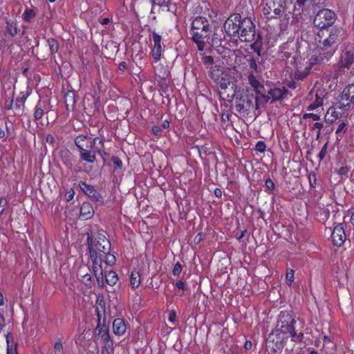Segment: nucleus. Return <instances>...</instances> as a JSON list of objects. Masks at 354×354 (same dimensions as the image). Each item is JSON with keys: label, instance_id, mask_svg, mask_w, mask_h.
Returning <instances> with one entry per match:
<instances>
[{"label": "nucleus", "instance_id": "1", "mask_svg": "<svg viewBox=\"0 0 354 354\" xmlns=\"http://www.w3.org/2000/svg\"><path fill=\"white\" fill-rule=\"evenodd\" d=\"M339 30L336 28L330 29L328 37L323 41L319 40L317 44H310L304 41L302 46H306L308 48L307 55L303 53V57H301L299 65L295 72V77L303 79L310 73L312 66L324 60H328L337 50L339 41Z\"/></svg>", "mask_w": 354, "mask_h": 354}, {"label": "nucleus", "instance_id": "2", "mask_svg": "<svg viewBox=\"0 0 354 354\" xmlns=\"http://www.w3.org/2000/svg\"><path fill=\"white\" fill-rule=\"evenodd\" d=\"M223 28L229 36L237 37L241 41L251 42V48L260 55L262 39L260 35L256 34L255 25L250 18L234 13L226 19Z\"/></svg>", "mask_w": 354, "mask_h": 354}, {"label": "nucleus", "instance_id": "3", "mask_svg": "<svg viewBox=\"0 0 354 354\" xmlns=\"http://www.w3.org/2000/svg\"><path fill=\"white\" fill-rule=\"evenodd\" d=\"M192 39L197 45L198 49L201 51L204 50L207 38L210 32V26L205 17H197L192 23L191 28Z\"/></svg>", "mask_w": 354, "mask_h": 354}, {"label": "nucleus", "instance_id": "4", "mask_svg": "<svg viewBox=\"0 0 354 354\" xmlns=\"http://www.w3.org/2000/svg\"><path fill=\"white\" fill-rule=\"evenodd\" d=\"M260 56L261 54L258 55L257 53L256 57L253 55H248L244 58L247 62L249 69L250 70L247 73L248 82L258 94H261L263 88L258 80V76L261 73V67L259 65Z\"/></svg>", "mask_w": 354, "mask_h": 354}, {"label": "nucleus", "instance_id": "5", "mask_svg": "<svg viewBox=\"0 0 354 354\" xmlns=\"http://www.w3.org/2000/svg\"><path fill=\"white\" fill-rule=\"evenodd\" d=\"M295 319L287 312H281L279 316L276 330L288 337H292L293 341H299L303 337L300 333L297 334L294 329Z\"/></svg>", "mask_w": 354, "mask_h": 354}, {"label": "nucleus", "instance_id": "6", "mask_svg": "<svg viewBox=\"0 0 354 354\" xmlns=\"http://www.w3.org/2000/svg\"><path fill=\"white\" fill-rule=\"evenodd\" d=\"M287 5V0H266L263 13L268 19L279 18L286 11Z\"/></svg>", "mask_w": 354, "mask_h": 354}, {"label": "nucleus", "instance_id": "7", "mask_svg": "<svg viewBox=\"0 0 354 354\" xmlns=\"http://www.w3.org/2000/svg\"><path fill=\"white\" fill-rule=\"evenodd\" d=\"M235 109L239 113L247 114L257 110L258 109L257 97H254L252 95L242 96L236 102Z\"/></svg>", "mask_w": 354, "mask_h": 354}, {"label": "nucleus", "instance_id": "8", "mask_svg": "<svg viewBox=\"0 0 354 354\" xmlns=\"http://www.w3.org/2000/svg\"><path fill=\"white\" fill-rule=\"evenodd\" d=\"M335 21V14L329 9H322L317 12L314 18L315 26L324 29L330 26Z\"/></svg>", "mask_w": 354, "mask_h": 354}, {"label": "nucleus", "instance_id": "9", "mask_svg": "<svg viewBox=\"0 0 354 354\" xmlns=\"http://www.w3.org/2000/svg\"><path fill=\"white\" fill-rule=\"evenodd\" d=\"M337 106L349 109L353 104L354 106V84H348L342 91Z\"/></svg>", "mask_w": 354, "mask_h": 354}, {"label": "nucleus", "instance_id": "10", "mask_svg": "<svg viewBox=\"0 0 354 354\" xmlns=\"http://www.w3.org/2000/svg\"><path fill=\"white\" fill-rule=\"evenodd\" d=\"M326 95L327 93L324 88L320 87L314 88L310 93V100L313 101V102L308 105L307 109L308 111H313L322 106Z\"/></svg>", "mask_w": 354, "mask_h": 354}, {"label": "nucleus", "instance_id": "11", "mask_svg": "<svg viewBox=\"0 0 354 354\" xmlns=\"http://www.w3.org/2000/svg\"><path fill=\"white\" fill-rule=\"evenodd\" d=\"M110 250V243L105 238H100L93 245L89 247V252L91 258H94L95 255H97V252L100 253L107 254Z\"/></svg>", "mask_w": 354, "mask_h": 354}, {"label": "nucleus", "instance_id": "12", "mask_svg": "<svg viewBox=\"0 0 354 354\" xmlns=\"http://www.w3.org/2000/svg\"><path fill=\"white\" fill-rule=\"evenodd\" d=\"M354 62V48L353 46H347L341 54L339 58L340 68H348Z\"/></svg>", "mask_w": 354, "mask_h": 354}, {"label": "nucleus", "instance_id": "13", "mask_svg": "<svg viewBox=\"0 0 354 354\" xmlns=\"http://www.w3.org/2000/svg\"><path fill=\"white\" fill-rule=\"evenodd\" d=\"M212 77L217 82L222 90H225L231 85V76L227 73L218 70L216 73L212 72Z\"/></svg>", "mask_w": 354, "mask_h": 354}, {"label": "nucleus", "instance_id": "14", "mask_svg": "<svg viewBox=\"0 0 354 354\" xmlns=\"http://www.w3.org/2000/svg\"><path fill=\"white\" fill-rule=\"evenodd\" d=\"M80 187L82 192L91 198L93 201L102 203L103 198L102 196L95 190L94 187L84 182L80 183Z\"/></svg>", "mask_w": 354, "mask_h": 354}, {"label": "nucleus", "instance_id": "15", "mask_svg": "<svg viewBox=\"0 0 354 354\" xmlns=\"http://www.w3.org/2000/svg\"><path fill=\"white\" fill-rule=\"evenodd\" d=\"M333 243L338 247L342 245L346 240V234L342 224L336 225L331 234Z\"/></svg>", "mask_w": 354, "mask_h": 354}, {"label": "nucleus", "instance_id": "16", "mask_svg": "<svg viewBox=\"0 0 354 354\" xmlns=\"http://www.w3.org/2000/svg\"><path fill=\"white\" fill-rule=\"evenodd\" d=\"M152 38L153 46L151 51V55L156 62H158L160 59L162 54V46L160 44L162 37L156 32H153Z\"/></svg>", "mask_w": 354, "mask_h": 354}, {"label": "nucleus", "instance_id": "17", "mask_svg": "<svg viewBox=\"0 0 354 354\" xmlns=\"http://www.w3.org/2000/svg\"><path fill=\"white\" fill-rule=\"evenodd\" d=\"M288 337L285 335H282L277 330H273L268 337L267 344H270V343H273L276 348H280L283 343L288 339Z\"/></svg>", "mask_w": 354, "mask_h": 354}, {"label": "nucleus", "instance_id": "18", "mask_svg": "<svg viewBox=\"0 0 354 354\" xmlns=\"http://www.w3.org/2000/svg\"><path fill=\"white\" fill-rule=\"evenodd\" d=\"M93 260V270L94 272V274L97 279L98 284H100L102 283V286H103V271L102 268V256L100 255L99 257L97 255H95L94 258H91Z\"/></svg>", "mask_w": 354, "mask_h": 354}, {"label": "nucleus", "instance_id": "19", "mask_svg": "<svg viewBox=\"0 0 354 354\" xmlns=\"http://www.w3.org/2000/svg\"><path fill=\"white\" fill-rule=\"evenodd\" d=\"M344 110H348V109L338 107L337 102H336L334 106H330L328 109L325 115L326 120L329 122H335L337 119L342 115V111Z\"/></svg>", "mask_w": 354, "mask_h": 354}, {"label": "nucleus", "instance_id": "20", "mask_svg": "<svg viewBox=\"0 0 354 354\" xmlns=\"http://www.w3.org/2000/svg\"><path fill=\"white\" fill-rule=\"evenodd\" d=\"M96 331H97V335L99 339H100L104 344L113 342L110 338V334L109 331V328L106 325H100L98 324L96 328Z\"/></svg>", "mask_w": 354, "mask_h": 354}, {"label": "nucleus", "instance_id": "21", "mask_svg": "<svg viewBox=\"0 0 354 354\" xmlns=\"http://www.w3.org/2000/svg\"><path fill=\"white\" fill-rule=\"evenodd\" d=\"M113 330L116 335H123L127 330L124 320L120 318L115 319L113 322Z\"/></svg>", "mask_w": 354, "mask_h": 354}, {"label": "nucleus", "instance_id": "22", "mask_svg": "<svg viewBox=\"0 0 354 354\" xmlns=\"http://www.w3.org/2000/svg\"><path fill=\"white\" fill-rule=\"evenodd\" d=\"M95 153H97L96 151L92 148H85L81 149L80 156L83 160L93 163L95 161Z\"/></svg>", "mask_w": 354, "mask_h": 354}, {"label": "nucleus", "instance_id": "23", "mask_svg": "<svg viewBox=\"0 0 354 354\" xmlns=\"http://www.w3.org/2000/svg\"><path fill=\"white\" fill-rule=\"evenodd\" d=\"M287 93L285 88H270L268 91V95L272 98V101H277L283 99Z\"/></svg>", "mask_w": 354, "mask_h": 354}, {"label": "nucleus", "instance_id": "24", "mask_svg": "<svg viewBox=\"0 0 354 354\" xmlns=\"http://www.w3.org/2000/svg\"><path fill=\"white\" fill-rule=\"evenodd\" d=\"M94 210L91 203H83L80 208V216L82 219L87 220L93 217Z\"/></svg>", "mask_w": 354, "mask_h": 354}, {"label": "nucleus", "instance_id": "25", "mask_svg": "<svg viewBox=\"0 0 354 354\" xmlns=\"http://www.w3.org/2000/svg\"><path fill=\"white\" fill-rule=\"evenodd\" d=\"M76 146L81 150L85 148H92V144L90 142V137L84 135H79L75 140Z\"/></svg>", "mask_w": 354, "mask_h": 354}, {"label": "nucleus", "instance_id": "26", "mask_svg": "<svg viewBox=\"0 0 354 354\" xmlns=\"http://www.w3.org/2000/svg\"><path fill=\"white\" fill-rule=\"evenodd\" d=\"M46 110V103L39 100L34 109V118L35 120L41 119Z\"/></svg>", "mask_w": 354, "mask_h": 354}, {"label": "nucleus", "instance_id": "27", "mask_svg": "<svg viewBox=\"0 0 354 354\" xmlns=\"http://www.w3.org/2000/svg\"><path fill=\"white\" fill-rule=\"evenodd\" d=\"M66 108L68 111H73L75 104V93L73 91H68L64 97Z\"/></svg>", "mask_w": 354, "mask_h": 354}, {"label": "nucleus", "instance_id": "28", "mask_svg": "<svg viewBox=\"0 0 354 354\" xmlns=\"http://www.w3.org/2000/svg\"><path fill=\"white\" fill-rule=\"evenodd\" d=\"M90 142L92 144V149L95 150L97 153H100L103 150L104 142L100 138L96 137L93 140L90 138Z\"/></svg>", "mask_w": 354, "mask_h": 354}, {"label": "nucleus", "instance_id": "29", "mask_svg": "<svg viewBox=\"0 0 354 354\" xmlns=\"http://www.w3.org/2000/svg\"><path fill=\"white\" fill-rule=\"evenodd\" d=\"M140 275L138 271L133 270L130 277V283L133 288H137L140 284Z\"/></svg>", "mask_w": 354, "mask_h": 354}, {"label": "nucleus", "instance_id": "30", "mask_svg": "<svg viewBox=\"0 0 354 354\" xmlns=\"http://www.w3.org/2000/svg\"><path fill=\"white\" fill-rule=\"evenodd\" d=\"M30 95V93L28 91H26V93H21V97L17 98L15 101V104L14 106V109L15 110H20L22 106H24V102L26 100L27 97Z\"/></svg>", "mask_w": 354, "mask_h": 354}, {"label": "nucleus", "instance_id": "31", "mask_svg": "<svg viewBox=\"0 0 354 354\" xmlns=\"http://www.w3.org/2000/svg\"><path fill=\"white\" fill-rule=\"evenodd\" d=\"M105 280L109 285L113 286L118 282V277L115 272L109 271L105 274Z\"/></svg>", "mask_w": 354, "mask_h": 354}, {"label": "nucleus", "instance_id": "32", "mask_svg": "<svg viewBox=\"0 0 354 354\" xmlns=\"http://www.w3.org/2000/svg\"><path fill=\"white\" fill-rule=\"evenodd\" d=\"M48 45L49 46L50 52L51 55L55 54L58 50L57 42L53 38H50L47 40Z\"/></svg>", "mask_w": 354, "mask_h": 354}, {"label": "nucleus", "instance_id": "33", "mask_svg": "<svg viewBox=\"0 0 354 354\" xmlns=\"http://www.w3.org/2000/svg\"><path fill=\"white\" fill-rule=\"evenodd\" d=\"M35 15L36 11L35 9L26 8L24 12L22 17L24 20L30 21V19L33 18Z\"/></svg>", "mask_w": 354, "mask_h": 354}, {"label": "nucleus", "instance_id": "34", "mask_svg": "<svg viewBox=\"0 0 354 354\" xmlns=\"http://www.w3.org/2000/svg\"><path fill=\"white\" fill-rule=\"evenodd\" d=\"M8 31L12 36H15L18 32V28L16 22L8 21L7 22Z\"/></svg>", "mask_w": 354, "mask_h": 354}, {"label": "nucleus", "instance_id": "35", "mask_svg": "<svg viewBox=\"0 0 354 354\" xmlns=\"http://www.w3.org/2000/svg\"><path fill=\"white\" fill-rule=\"evenodd\" d=\"M152 6H158L160 7L168 6L171 0H149Z\"/></svg>", "mask_w": 354, "mask_h": 354}, {"label": "nucleus", "instance_id": "36", "mask_svg": "<svg viewBox=\"0 0 354 354\" xmlns=\"http://www.w3.org/2000/svg\"><path fill=\"white\" fill-rule=\"evenodd\" d=\"M113 351V342L105 343L104 346L102 348V354H110Z\"/></svg>", "mask_w": 354, "mask_h": 354}, {"label": "nucleus", "instance_id": "37", "mask_svg": "<svg viewBox=\"0 0 354 354\" xmlns=\"http://www.w3.org/2000/svg\"><path fill=\"white\" fill-rule=\"evenodd\" d=\"M54 354H64L63 345L60 340H58L55 343Z\"/></svg>", "mask_w": 354, "mask_h": 354}, {"label": "nucleus", "instance_id": "38", "mask_svg": "<svg viewBox=\"0 0 354 354\" xmlns=\"http://www.w3.org/2000/svg\"><path fill=\"white\" fill-rule=\"evenodd\" d=\"M294 270L292 269H288L286 272V281L288 286H290L294 279Z\"/></svg>", "mask_w": 354, "mask_h": 354}, {"label": "nucleus", "instance_id": "39", "mask_svg": "<svg viewBox=\"0 0 354 354\" xmlns=\"http://www.w3.org/2000/svg\"><path fill=\"white\" fill-rule=\"evenodd\" d=\"M106 254V257H105L104 261H105L106 264H107L109 266H113V264H115V256L109 254V252L107 254Z\"/></svg>", "mask_w": 354, "mask_h": 354}, {"label": "nucleus", "instance_id": "40", "mask_svg": "<svg viewBox=\"0 0 354 354\" xmlns=\"http://www.w3.org/2000/svg\"><path fill=\"white\" fill-rule=\"evenodd\" d=\"M266 145L263 141H258L255 146V150L259 152H264Z\"/></svg>", "mask_w": 354, "mask_h": 354}, {"label": "nucleus", "instance_id": "41", "mask_svg": "<svg viewBox=\"0 0 354 354\" xmlns=\"http://www.w3.org/2000/svg\"><path fill=\"white\" fill-rule=\"evenodd\" d=\"M182 266L180 263H176L173 268L172 273L174 276H178L182 272Z\"/></svg>", "mask_w": 354, "mask_h": 354}, {"label": "nucleus", "instance_id": "42", "mask_svg": "<svg viewBox=\"0 0 354 354\" xmlns=\"http://www.w3.org/2000/svg\"><path fill=\"white\" fill-rule=\"evenodd\" d=\"M327 152V143H326L322 148L320 152L319 153L318 157L319 161H322L326 156Z\"/></svg>", "mask_w": 354, "mask_h": 354}, {"label": "nucleus", "instance_id": "43", "mask_svg": "<svg viewBox=\"0 0 354 354\" xmlns=\"http://www.w3.org/2000/svg\"><path fill=\"white\" fill-rule=\"evenodd\" d=\"M202 62L205 65H212L214 63V59L212 56L206 55L202 58Z\"/></svg>", "mask_w": 354, "mask_h": 354}, {"label": "nucleus", "instance_id": "44", "mask_svg": "<svg viewBox=\"0 0 354 354\" xmlns=\"http://www.w3.org/2000/svg\"><path fill=\"white\" fill-rule=\"evenodd\" d=\"M113 162L115 167L118 169H121L122 167V160L117 156H113L112 158Z\"/></svg>", "mask_w": 354, "mask_h": 354}, {"label": "nucleus", "instance_id": "45", "mask_svg": "<svg viewBox=\"0 0 354 354\" xmlns=\"http://www.w3.org/2000/svg\"><path fill=\"white\" fill-rule=\"evenodd\" d=\"M327 0H310V6H319L325 4Z\"/></svg>", "mask_w": 354, "mask_h": 354}, {"label": "nucleus", "instance_id": "46", "mask_svg": "<svg viewBox=\"0 0 354 354\" xmlns=\"http://www.w3.org/2000/svg\"><path fill=\"white\" fill-rule=\"evenodd\" d=\"M266 187L268 189L272 191L274 189V183L270 178H267L265 182Z\"/></svg>", "mask_w": 354, "mask_h": 354}, {"label": "nucleus", "instance_id": "47", "mask_svg": "<svg viewBox=\"0 0 354 354\" xmlns=\"http://www.w3.org/2000/svg\"><path fill=\"white\" fill-rule=\"evenodd\" d=\"M303 118L304 119L312 118L313 120L316 121V120H319L320 117L317 114H315V113H305L303 115Z\"/></svg>", "mask_w": 354, "mask_h": 354}, {"label": "nucleus", "instance_id": "48", "mask_svg": "<svg viewBox=\"0 0 354 354\" xmlns=\"http://www.w3.org/2000/svg\"><path fill=\"white\" fill-rule=\"evenodd\" d=\"M310 0H297V5L299 7L306 6L307 8L310 7Z\"/></svg>", "mask_w": 354, "mask_h": 354}, {"label": "nucleus", "instance_id": "49", "mask_svg": "<svg viewBox=\"0 0 354 354\" xmlns=\"http://www.w3.org/2000/svg\"><path fill=\"white\" fill-rule=\"evenodd\" d=\"M13 107V100L12 98H8L5 102V109L6 110H10Z\"/></svg>", "mask_w": 354, "mask_h": 354}, {"label": "nucleus", "instance_id": "50", "mask_svg": "<svg viewBox=\"0 0 354 354\" xmlns=\"http://www.w3.org/2000/svg\"><path fill=\"white\" fill-rule=\"evenodd\" d=\"M153 133L156 136H160L162 133L161 127L159 126H154L152 128Z\"/></svg>", "mask_w": 354, "mask_h": 354}, {"label": "nucleus", "instance_id": "51", "mask_svg": "<svg viewBox=\"0 0 354 354\" xmlns=\"http://www.w3.org/2000/svg\"><path fill=\"white\" fill-rule=\"evenodd\" d=\"M6 205V200L4 198L0 199V214H1L5 209V205Z\"/></svg>", "mask_w": 354, "mask_h": 354}, {"label": "nucleus", "instance_id": "52", "mask_svg": "<svg viewBox=\"0 0 354 354\" xmlns=\"http://www.w3.org/2000/svg\"><path fill=\"white\" fill-rule=\"evenodd\" d=\"M323 127V124L321 123V122H315L314 124H313V129H318V132H317V136L320 134V130L322 129V128Z\"/></svg>", "mask_w": 354, "mask_h": 354}, {"label": "nucleus", "instance_id": "53", "mask_svg": "<svg viewBox=\"0 0 354 354\" xmlns=\"http://www.w3.org/2000/svg\"><path fill=\"white\" fill-rule=\"evenodd\" d=\"M175 285L180 290H183L185 288V283L180 280L176 281Z\"/></svg>", "mask_w": 354, "mask_h": 354}, {"label": "nucleus", "instance_id": "54", "mask_svg": "<svg viewBox=\"0 0 354 354\" xmlns=\"http://www.w3.org/2000/svg\"><path fill=\"white\" fill-rule=\"evenodd\" d=\"M175 319H176V313L174 310H171L169 313L168 320L170 322H174L175 321Z\"/></svg>", "mask_w": 354, "mask_h": 354}, {"label": "nucleus", "instance_id": "55", "mask_svg": "<svg viewBox=\"0 0 354 354\" xmlns=\"http://www.w3.org/2000/svg\"><path fill=\"white\" fill-rule=\"evenodd\" d=\"M46 141L48 143L53 144L54 142V137L52 135L48 134L46 138Z\"/></svg>", "mask_w": 354, "mask_h": 354}, {"label": "nucleus", "instance_id": "56", "mask_svg": "<svg viewBox=\"0 0 354 354\" xmlns=\"http://www.w3.org/2000/svg\"><path fill=\"white\" fill-rule=\"evenodd\" d=\"M244 347L246 350L250 349L252 348V342L250 341H246L244 344Z\"/></svg>", "mask_w": 354, "mask_h": 354}, {"label": "nucleus", "instance_id": "57", "mask_svg": "<svg viewBox=\"0 0 354 354\" xmlns=\"http://www.w3.org/2000/svg\"><path fill=\"white\" fill-rule=\"evenodd\" d=\"M162 127L165 129H167L169 127V122L168 120H164L162 122Z\"/></svg>", "mask_w": 354, "mask_h": 354}, {"label": "nucleus", "instance_id": "58", "mask_svg": "<svg viewBox=\"0 0 354 354\" xmlns=\"http://www.w3.org/2000/svg\"><path fill=\"white\" fill-rule=\"evenodd\" d=\"M126 68H127V64H126V62H121V63L120 64V65H119V68H120V70H124V69H126Z\"/></svg>", "mask_w": 354, "mask_h": 354}, {"label": "nucleus", "instance_id": "59", "mask_svg": "<svg viewBox=\"0 0 354 354\" xmlns=\"http://www.w3.org/2000/svg\"><path fill=\"white\" fill-rule=\"evenodd\" d=\"M4 325V317L0 313V328Z\"/></svg>", "mask_w": 354, "mask_h": 354}, {"label": "nucleus", "instance_id": "60", "mask_svg": "<svg viewBox=\"0 0 354 354\" xmlns=\"http://www.w3.org/2000/svg\"><path fill=\"white\" fill-rule=\"evenodd\" d=\"M344 126H345L344 123H343V122H342V123H341V124L339 125L338 128L337 129L336 133H339V132H340V131L343 129V128L344 127Z\"/></svg>", "mask_w": 354, "mask_h": 354}, {"label": "nucleus", "instance_id": "61", "mask_svg": "<svg viewBox=\"0 0 354 354\" xmlns=\"http://www.w3.org/2000/svg\"><path fill=\"white\" fill-rule=\"evenodd\" d=\"M110 20L109 18H104L102 20V22L101 24L102 25H106L109 23Z\"/></svg>", "mask_w": 354, "mask_h": 354}, {"label": "nucleus", "instance_id": "62", "mask_svg": "<svg viewBox=\"0 0 354 354\" xmlns=\"http://www.w3.org/2000/svg\"><path fill=\"white\" fill-rule=\"evenodd\" d=\"M3 304H4L3 296V294L0 292V306H3Z\"/></svg>", "mask_w": 354, "mask_h": 354}, {"label": "nucleus", "instance_id": "63", "mask_svg": "<svg viewBox=\"0 0 354 354\" xmlns=\"http://www.w3.org/2000/svg\"><path fill=\"white\" fill-rule=\"evenodd\" d=\"M5 136L4 131L0 128V138H3Z\"/></svg>", "mask_w": 354, "mask_h": 354}, {"label": "nucleus", "instance_id": "64", "mask_svg": "<svg viewBox=\"0 0 354 354\" xmlns=\"http://www.w3.org/2000/svg\"><path fill=\"white\" fill-rule=\"evenodd\" d=\"M350 221L354 225V212L351 214Z\"/></svg>", "mask_w": 354, "mask_h": 354}]
</instances>
